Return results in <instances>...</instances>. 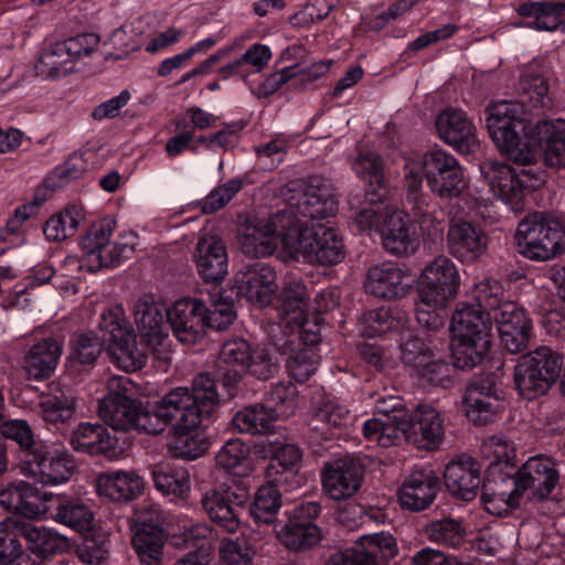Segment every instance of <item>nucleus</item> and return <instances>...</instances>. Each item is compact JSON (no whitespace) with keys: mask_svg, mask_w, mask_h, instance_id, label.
<instances>
[{"mask_svg":"<svg viewBox=\"0 0 565 565\" xmlns=\"http://www.w3.org/2000/svg\"><path fill=\"white\" fill-rule=\"evenodd\" d=\"M486 114L488 134L502 156L516 164L531 166L544 148L548 166L565 167V119L540 121L535 137L519 102L492 103Z\"/></svg>","mask_w":565,"mask_h":565,"instance_id":"f257e3e1","label":"nucleus"},{"mask_svg":"<svg viewBox=\"0 0 565 565\" xmlns=\"http://www.w3.org/2000/svg\"><path fill=\"white\" fill-rule=\"evenodd\" d=\"M502 481L514 487L519 494L529 492L530 499L547 497L558 481L554 461L544 456L530 458L519 470L515 479L504 477Z\"/></svg>","mask_w":565,"mask_h":565,"instance_id":"6ab92c4d","label":"nucleus"},{"mask_svg":"<svg viewBox=\"0 0 565 565\" xmlns=\"http://www.w3.org/2000/svg\"><path fill=\"white\" fill-rule=\"evenodd\" d=\"M277 486V482L267 479V483L255 493L249 513L257 526L270 525L276 520L281 507V494Z\"/></svg>","mask_w":565,"mask_h":565,"instance_id":"3c124183","label":"nucleus"},{"mask_svg":"<svg viewBox=\"0 0 565 565\" xmlns=\"http://www.w3.org/2000/svg\"><path fill=\"white\" fill-rule=\"evenodd\" d=\"M277 275L275 269L265 263H253L244 266L235 275L237 294L248 302L268 306L277 291Z\"/></svg>","mask_w":565,"mask_h":565,"instance_id":"5701e85b","label":"nucleus"},{"mask_svg":"<svg viewBox=\"0 0 565 565\" xmlns=\"http://www.w3.org/2000/svg\"><path fill=\"white\" fill-rule=\"evenodd\" d=\"M460 282L459 270L447 256H437L425 266L418 279L415 309L420 326L433 331L445 326V311L457 298Z\"/></svg>","mask_w":565,"mask_h":565,"instance_id":"7ed1b4c3","label":"nucleus"},{"mask_svg":"<svg viewBox=\"0 0 565 565\" xmlns=\"http://www.w3.org/2000/svg\"><path fill=\"white\" fill-rule=\"evenodd\" d=\"M363 467L359 460L344 457L326 465L322 472L324 492L333 500L352 497L361 487Z\"/></svg>","mask_w":565,"mask_h":565,"instance_id":"b1692460","label":"nucleus"},{"mask_svg":"<svg viewBox=\"0 0 565 565\" xmlns=\"http://www.w3.org/2000/svg\"><path fill=\"white\" fill-rule=\"evenodd\" d=\"M438 138L459 154H472L480 149L478 129L466 111L447 107L435 118Z\"/></svg>","mask_w":565,"mask_h":565,"instance_id":"f3484780","label":"nucleus"},{"mask_svg":"<svg viewBox=\"0 0 565 565\" xmlns=\"http://www.w3.org/2000/svg\"><path fill=\"white\" fill-rule=\"evenodd\" d=\"M302 452L299 447L292 444H285L277 448L271 457L267 469L266 478L270 482H277L291 490L299 487L298 471L301 467Z\"/></svg>","mask_w":565,"mask_h":565,"instance_id":"e433bc0d","label":"nucleus"},{"mask_svg":"<svg viewBox=\"0 0 565 565\" xmlns=\"http://www.w3.org/2000/svg\"><path fill=\"white\" fill-rule=\"evenodd\" d=\"M85 218L82 206L71 205L52 215L43 226V234L47 241L62 242L76 234L79 224Z\"/></svg>","mask_w":565,"mask_h":565,"instance_id":"8fccbe9b","label":"nucleus"},{"mask_svg":"<svg viewBox=\"0 0 565 565\" xmlns=\"http://www.w3.org/2000/svg\"><path fill=\"white\" fill-rule=\"evenodd\" d=\"M256 554L252 540L241 533L237 536L223 539L218 545V564L252 565Z\"/></svg>","mask_w":565,"mask_h":565,"instance_id":"6e6d98bb","label":"nucleus"},{"mask_svg":"<svg viewBox=\"0 0 565 565\" xmlns=\"http://www.w3.org/2000/svg\"><path fill=\"white\" fill-rule=\"evenodd\" d=\"M174 438L170 445V449L177 457L185 459H196L201 457L206 446L200 437L198 428L173 429Z\"/></svg>","mask_w":565,"mask_h":565,"instance_id":"0e129e2a","label":"nucleus"},{"mask_svg":"<svg viewBox=\"0 0 565 565\" xmlns=\"http://www.w3.org/2000/svg\"><path fill=\"white\" fill-rule=\"evenodd\" d=\"M265 403L275 420L292 416L299 406L297 387L291 382L277 383L266 393Z\"/></svg>","mask_w":565,"mask_h":565,"instance_id":"5fc2aeb1","label":"nucleus"},{"mask_svg":"<svg viewBox=\"0 0 565 565\" xmlns=\"http://www.w3.org/2000/svg\"><path fill=\"white\" fill-rule=\"evenodd\" d=\"M430 539L454 548L463 547L468 540L469 548L486 555H494L500 547L494 532H431Z\"/></svg>","mask_w":565,"mask_h":565,"instance_id":"a18cd8bd","label":"nucleus"},{"mask_svg":"<svg viewBox=\"0 0 565 565\" xmlns=\"http://www.w3.org/2000/svg\"><path fill=\"white\" fill-rule=\"evenodd\" d=\"M206 306L199 299H178L167 311L173 334L183 344L200 341L206 330Z\"/></svg>","mask_w":565,"mask_h":565,"instance_id":"4be33fe9","label":"nucleus"},{"mask_svg":"<svg viewBox=\"0 0 565 565\" xmlns=\"http://www.w3.org/2000/svg\"><path fill=\"white\" fill-rule=\"evenodd\" d=\"M444 480L450 494L470 501L476 498L480 486V467L471 457L458 456L447 463Z\"/></svg>","mask_w":565,"mask_h":565,"instance_id":"c756f323","label":"nucleus"},{"mask_svg":"<svg viewBox=\"0 0 565 565\" xmlns=\"http://www.w3.org/2000/svg\"><path fill=\"white\" fill-rule=\"evenodd\" d=\"M167 311L164 306L150 295L137 299L132 307L134 320L140 337L159 362V367L168 365L171 361Z\"/></svg>","mask_w":565,"mask_h":565,"instance_id":"f8f14e48","label":"nucleus"},{"mask_svg":"<svg viewBox=\"0 0 565 565\" xmlns=\"http://www.w3.org/2000/svg\"><path fill=\"white\" fill-rule=\"evenodd\" d=\"M71 446L75 451L89 455L103 454L108 458H117L121 449L117 439L99 424L81 423L72 433Z\"/></svg>","mask_w":565,"mask_h":565,"instance_id":"72a5a7b5","label":"nucleus"},{"mask_svg":"<svg viewBox=\"0 0 565 565\" xmlns=\"http://www.w3.org/2000/svg\"><path fill=\"white\" fill-rule=\"evenodd\" d=\"M115 228L116 220L111 216L103 217L93 224L81 241L83 256L78 260L79 268L95 271L102 267H116L135 254L139 245L137 233L124 231L117 241L111 242Z\"/></svg>","mask_w":565,"mask_h":565,"instance_id":"39448f33","label":"nucleus"},{"mask_svg":"<svg viewBox=\"0 0 565 565\" xmlns=\"http://www.w3.org/2000/svg\"><path fill=\"white\" fill-rule=\"evenodd\" d=\"M488 238L484 231L465 220L451 221L447 232L448 252L458 260L472 263L487 249Z\"/></svg>","mask_w":565,"mask_h":565,"instance_id":"a878e982","label":"nucleus"},{"mask_svg":"<svg viewBox=\"0 0 565 565\" xmlns=\"http://www.w3.org/2000/svg\"><path fill=\"white\" fill-rule=\"evenodd\" d=\"M193 257L199 275L206 282L221 281L226 276L227 254L225 245L216 235L202 234Z\"/></svg>","mask_w":565,"mask_h":565,"instance_id":"7c9ffc66","label":"nucleus"},{"mask_svg":"<svg viewBox=\"0 0 565 565\" xmlns=\"http://www.w3.org/2000/svg\"><path fill=\"white\" fill-rule=\"evenodd\" d=\"M524 19L519 25L539 31H552L558 26L565 31V0L545 2H525L518 9Z\"/></svg>","mask_w":565,"mask_h":565,"instance_id":"4c0bfd02","label":"nucleus"},{"mask_svg":"<svg viewBox=\"0 0 565 565\" xmlns=\"http://www.w3.org/2000/svg\"><path fill=\"white\" fill-rule=\"evenodd\" d=\"M463 408L468 419L476 425L491 422L499 411V396L490 379L472 382L463 396Z\"/></svg>","mask_w":565,"mask_h":565,"instance_id":"2f4dec72","label":"nucleus"},{"mask_svg":"<svg viewBox=\"0 0 565 565\" xmlns=\"http://www.w3.org/2000/svg\"><path fill=\"white\" fill-rule=\"evenodd\" d=\"M192 386V392L177 387L159 401L173 429L199 428L202 417L209 416L218 405V393L209 374L198 375Z\"/></svg>","mask_w":565,"mask_h":565,"instance_id":"423d86ee","label":"nucleus"},{"mask_svg":"<svg viewBox=\"0 0 565 565\" xmlns=\"http://www.w3.org/2000/svg\"><path fill=\"white\" fill-rule=\"evenodd\" d=\"M296 203L276 213L277 239L285 260L308 263L317 220L333 215L337 202L332 186L321 177H310L299 185Z\"/></svg>","mask_w":565,"mask_h":565,"instance_id":"f03ea898","label":"nucleus"},{"mask_svg":"<svg viewBox=\"0 0 565 565\" xmlns=\"http://www.w3.org/2000/svg\"><path fill=\"white\" fill-rule=\"evenodd\" d=\"M519 90L521 97L519 103L522 106L527 104L531 109H545L552 105L548 82L535 63L529 64L523 70Z\"/></svg>","mask_w":565,"mask_h":565,"instance_id":"37998d69","label":"nucleus"},{"mask_svg":"<svg viewBox=\"0 0 565 565\" xmlns=\"http://www.w3.org/2000/svg\"><path fill=\"white\" fill-rule=\"evenodd\" d=\"M514 239L524 257L550 260L565 253V225L552 215L534 213L519 223Z\"/></svg>","mask_w":565,"mask_h":565,"instance_id":"6e6552de","label":"nucleus"},{"mask_svg":"<svg viewBox=\"0 0 565 565\" xmlns=\"http://www.w3.org/2000/svg\"><path fill=\"white\" fill-rule=\"evenodd\" d=\"M30 551L40 558L63 553L71 546L68 539L60 532H22Z\"/></svg>","mask_w":565,"mask_h":565,"instance_id":"4d7b16f0","label":"nucleus"},{"mask_svg":"<svg viewBox=\"0 0 565 565\" xmlns=\"http://www.w3.org/2000/svg\"><path fill=\"white\" fill-rule=\"evenodd\" d=\"M450 330L455 366L475 367L490 350L491 313L460 302L452 313Z\"/></svg>","mask_w":565,"mask_h":565,"instance_id":"20e7f679","label":"nucleus"},{"mask_svg":"<svg viewBox=\"0 0 565 565\" xmlns=\"http://www.w3.org/2000/svg\"><path fill=\"white\" fill-rule=\"evenodd\" d=\"M115 521L109 520L111 529L128 525L129 530H164V527L173 526L172 520L167 516L159 505L152 503H143L135 510L132 516L121 518L119 514L115 515Z\"/></svg>","mask_w":565,"mask_h":565,"instance_id":"49530a36","label":"nucleus"},{"mask_svg":"<svg viewBox=\"0 0 565 565\" xmlns=\"http://www.w3.org/2000/svg\"><path fill=\"white\" fill-rule=\"evenodd\" d=\"M471 298L477 302V309L484 312H499L500 306L505 302L503 300V287L495 279H484L475 285L470 294Z\"/></svg>","mask_w":565,"mask_h":565,"instance_id":"e2e57ef3","label":"nucleus"},{"mask_svg":"<svg viewBox=\"0 0 565 565\" xmlns=\"http://www.w3.org/2000/svg\"><path fill=\"white\" fill-rule=\"evenodd\" d=\"M385 198H379V200H367V205L364 206L354 218L359 230H375L380 233L384 218L390 214L393 206L386 201Z\"/></svg>","mask_w":565,"mask_h":565,"instance_id":"338daca9","label":"nucleus"},{"mask_svg":"<svg viewBox=\"0 0 565 565\" xmlns=\"http://www.w3.org/2000/svg\"><path fill=\"white\" fill-rule=\"evenodd\" d=\"M242 252L249 257L271 255L278 247L276 214L257 223H248L239 233Z\"/></svg>","mask_w":565,"mask_h":565,"instance_id":"f704fd0d","label":"nucleus"},{"mask_svg":"<svg viewBox=\"0 0 565 565\" xmlns=\"http://www.w3.org/2000/svg\"><path fill=\"white\" fill-rule=\"evenodd\" d=\"M247 499L245 489L224 483L207 491L202 498V505L214 524L225 530H237L246 514L244 503Z\"/></svg>","mask_w":565,"mask_h":565,"instance_id":"a211bd4d","label":"nucleus"},{"mask_svg":"<svg viewBox=\"0 0 565 565\" xmlns=\"http://www.w3.org/2000/svg\"><path fill=\"white\" fill-rule=\"evenodd\" d=\"M151 475L156 489L163 494L182 497L190 489V475L183 466L160 462L152 468Z\"/></svg>","mask_w":565,"mask_h":565,"instance_id":"de8ad7c7","label":"nucleus"},{"mask_svg":"<svg viewBox=\"0 0 565 565\" xmlns=\"http://www.w3.org/2000/svg\"><path fill=\"white\" fill-rule=\"evenodd\" d=\"M402 427L390 419L373 417L364 422L363 436L374 445L387 448L395 445L401 438Z\"/></svg>","mask_w":565,"mask_h":565,"instance_id":"bf43d9fd","label":"nucleus"},{"mask_svg":"<svg viewBox=\"0 0 565 565\" xmlns=\"http://www.w3.org/2000/svg\"><path fill=\"white\" fill-rule=\"evenodd\" d=\"M63 342L56 338H45L34 343L25 352L21 366L29 379L42 381L50 377L61 359Z\"/></svg>","mask_w":565,"mask_h":565,"instance_id":"473e14b6","label":"nucleus"},{"mask_svg":"<svg viewBox=\"0 0 565 565\" xmlns=\"http://www.w3.org/2000/svg\"><path fill=\"white\" fill-rule=\"evenodd\" d=\"M380 234L384 248L395 256L413 254L419 246L409 217L394 206L384 218Z\"/></svg>","mask_w":565,"mask_h":565,"instance_id":"cd10ccee","label":"nucleus"},{"mask_svg":"<svg viewBox=\"0 0 565 565\" xmlns=\"http://www.w3.org/2000/svg\"><path fill=\"white\" fill-rule=\"evenodd\" d=\"M138 403L131 397L124 399L103 398L99 403L100 418L116 430L134 428Z\"/></svg>","mask_w":565,"mask_h":565,"instance_id":"09e8293b","label":"nucleus"},{"mask_svg":"<svg viewBox=\"0 0 565 565\" xmlns=\"http://www.w3.org/2000/svg\"><path fill=\"white\" fill-rule=\"evenodd\" d=\"M439 489V478L431 469L414 470L398 491L401 505L409 511L427 509Z\"/></svg>","mask_w":565,"mask_h":565,"instance_id":"c85d7f7f","label":"nucleus"},{"mask_svg":"<svg viewBox=\"0 0 565 565\" xmlns=\"http://www.w3.org/2000/svg\"><path fill=\"white\" fill-rule=\"evenodd\" d=\"M424 177L429 190L440 199L463 198L469 181L458 159L441 148L426 151L422 157Z\"/></svg>","mask_w":565,"mask_h":565,"instance_id":"ddd939ff","label":"nucleus"},{"mask_svg":"<svg viewBox=\"0 0 565 565\" xmlns=\"http://www.w3.org/2000/svg\"><path fill=\"white\" fill-rule=\"evenodd\" d=\"M408 316L399 307H380L363 315L360 328L364 337L373 338L393 331H404Z\"/></svg>","mask_w":565,"mask_h":565,"instance_id":"79ce46f5","label":"nucleus"},{"mask_svg":"<svg viewBox=\"0 0 565 565\" xmlns=\"http://www.w3.org/2000/svg\"><path fill=\"white\" fill-rule=\"evenodd\" d=\"M76 543L78 557L87 564H98L106 558L108 553L106 532H79Z\"/></svg>","mask_w":565,"mask_h":565,"instance_id":"680f3d73","label":"nucleus"},{"mask_svg":"<svg viewBox=\"0 0 565 565\" xmlns=\"http://www.w3.org/2000/svg\"><path fill=\"white\" fill-rule=\"evenodd\" d=\"M411 288L408 271L394 262H383L367 271L365 289L377 298H403L408 295Z\"/></svg>","mask_w":565,"mask_h":565,"instance_id":"393cba45","label":"nucleus"},{"mask_svg":"<svg viewBox=\"0 0 565 565\" xmlns=\"http://www.w3.org/2000/svg\"><path fill=\"white\" fill-rule=\"evenodd\" d=\"M102 352V342L93 333L74 334L71 340L68 360L79 364H90L97 360Z\"/></svg>","mask_w":565,"mask_h":565,"instance_id":"774afa93","label":"nucleus"},{"mask_svg":"<svg viewBox=\"0 0 565 565\" xmlns=\"http://www.w3.org/2000/svg\"><path fill=\"white\" fill-rule=\"evenodd\" d=\"M275 422L274 415L263 404L246 406L232 418V425L236 430L253 435L270 431Z\"/></svg>","mask_w":565,"mask_h":565,"instance_id":"864d4df0","label":"nucleus"},{"mask_svg":"<svg viewBox=\"0 0 565 565\" xmlns=\"http://www.w3.org/2000/svg\"><path fill=\"white\" fill-rule=\"evenodd\" d=\"M502 486L508 489H494L490 479L483 486L482 500L484 508L493 515L502 516L518 504L515 497L519 493L514 491V487H510L509 483L503 481Z\"/></svg>","mask_w":565,"mask_h":565,"instance_id":"052dcab7","label":"nucleus"},{"mask_svg":"<svg viewBox=\"0 0 565 565\" xmlns=\"http://www.w3.org/2000/svg\"><path fill=\"white\" fill-rule=\"evenodd\" d=\"M401 359L422 384L448 387L449 365L422 339L409 335L401 344Z\"/></svg>","mask_w":565,"mask_h":565,"instance_id":"2eb2a0df","label":"nucleus"},{"mask_svg":"<svg viewBox=\"0 0 565 565\" xmlns=\"http://www.w3.org/2000/svg\"><path fill=\"white\" fill-rule=\"evenodd\" d=\"M479 170L490 192L514 212L522 211L526 196L544 183L542 172L532 169L518 172L509 163L497 159L484 160Z\"/></svg>","mask_w":565,"mask_h":565,"instance_id":"0eeeda50","label":"nucleus"},{"mask_svg":"<svg viewBox=\"0 0 565 565\" xmlns=\"http://www.w3.org/2000/svg\"><path fill=\"white\" fill-rule=\"evenodd\" d=\"M97 493L111 501H129L143 490V480L134 471H109L97 479Z\"/></svg>","mask_w":565,"mask_h":565,"instance_id":"ea45409f","label":"nucleus"},{"mask_svg":"<svg viewBox=\"0 0 565 565\" xmlns=\"http://www.w3.org/2000/svg\"><path fill=\"white\" fill-rule=\"evenodd\" d=\"M548 367L543 373L533 369L530 362L523 355L514 369V383L519 394L525 399H533L544 394L551 383L545 380Z\"/></svg>","mask_w":565,"mask_h":565,"instance_id":"603ef678","label":"nucleus"},{"mask_svg":"<svg viewBox=\"0 0 565 565\" xmlns=\"http://www.w3.org/2000/svg\"><path fill=\"white\" fill-rule=\"evenodd\" d=\"M170 425L169 415L163 412L158 402L148 403L145 407H138L134 428L147 434H160Z\"/></svg>","mask_w":565,"mask_h":565,"instance_id":"69168bd1","label":"nucleus"},{"mask_svg":"<svg viewBox=\"0 0 565 565\" xmlns=\"http://www.w3.org/2000/svg\"><path fill=\"white\" fill-rule=\"evenodd\" d=\"M51 518L73 530H111V524L96 519L92 504L81 499H67L58 503Z\"/></svg>","mask_w":565,"mask_h":565,"instance_id":"58836bf2","label":"nucleus"},{"mask_svg":"<svg viewBox=\"0 0 565 565\" xmlns=\"http://www.w3.org/2000/svg\"><path fill=\"white\" fill-rule=\"evenodd\" d=\"M351 168L355 175L365 182V199L376 201L387 195L388 182L384 172V161L377 152H360L352 160Z\"/></svg>","mask_w":565,"mask_h":565,"instance_id":"c9c22d12","label":"nucleus"},{"mask_svg":"<svg viewBox=\"0 0 565 565\" xmlns=\"http://www.w3.org/2000/svg\"><path fill=\"white\" fill-rule=\"evenodd\" d=\"M75 462L64 444L44 441L26 451L20 463L21 475L45 486H58L70 480Z\"/></svg>","mask_w":565,"mask_h":565,"instance_id":"9b49d317","label":"nucleus"},{"mask_svg":"<svg viewBox=\"0 0 565 565\" xmlns=\"http://www.w3.org/2000/svg\"><path fill=\"white\" fill-rule=\"evenodd\" d=\"M103 341L111 362L126 372H135L145 365L147 355L138 348L137 339L122 307L115 306L103 311L98 323Z\"/></svg>","mask_w":565,"mask_h":565,"instance_id":"1a4fd4ad","label":"nucleus"},{"mask_svg":"<svg viewBox=\"0 0 565 565\" xmlns=\"http://www.w3.org/2000/svg\"><path fill=\"white\" fill-rule=\"evenodd\" d=\"M313 246L309 256V264L335 265L344 256L343 243L338 231L330 222L317 221L315 225Z\"/></svg>","mask_w":565,"mask_h":565,"instance_id":"a19ab883","label":"nucleus"},{"mask_svg":"<svg viewBox=\"0 0 565 565\" xmlns=\"http://www.w3.org/2000/svg\"><path fill=\"white\" fill-rule=\"evenodd\" d=\"M217 369L226 384H230L237 382L247 372L260 380H267L278 371V363L266 349H252L248 341L235 338L222 345Z\"/></svg>","mask_w":565,"mask_h":565,"instance_id":"9d476101","label":"nucleus"},{"mask_svg":"<svg viewBox=\"0 0 565 565\" xmlns=\"http://www.w3.org/2000/svg\"><path fill=\"white\" fill-rule=\"evenodd\" d=\"M99 46V36L83 33L49 43L40 55L38 72L46 78H57L74 72L76 63L92 55Z\"/></svg>","mask_w":565,"mask_h":565,"instance_id":"4468645a","label":"nucleus"},{"mask_svg":"<svg viewBox=\"0 0 565 565\" xmlns=\"http://www.w3.org/2000/svg\"><path fill=\"white\" fill-rule=\"evenodd\" d=\"M38 416L46 424L58 426L73 419L76 411V399L64 392L42 393L36 404Z\"/></svg>","mask_w":565,"mask_h":565,"instance_id":"c03bdc74","label":"nucleus"},{"mask_svg":"<svg viewBox=\"0 0 565 565\" xmlns=\"http://www.w3.org/2000/svg\"><path fill=\"white\" fill-rule=\"evenodd\" d=\"M441 413L429 404L417 405L403 423L406 438L424 450L438 449L445 439V424Z\"/></svg>","mask_w":565,"mask_h":565,"instance_id":"aec40b11","label":"nucleus"},{"mask_svg":"<svg viewBox=\"0 0 565 565\" xmlns=\"http://www.w3.org/2000/svg\"><path fill=\"white\" fill-rule=\"evenodd\" d=\"M318 324L319 318H315V329L294 331L282 344H278L281 353L286 355L289 374L298 382L307 381L319 365L320 355L316 348L320 342Z\"/></svg>","mask_w":565,"mask_h":565,"instance_id":"dca6fc26","label":"nucleus"},{"mask_svg":"<svg viewBox=\"0 0 565 565\" xmlns=\"http://www.w3.org/2000/svg\"><path fill=\"white\" fill-rule=\"evenodd\" d=\"M278 315L282 324L290 328L291 332L303 329H315L310 326L309 291L299 279L287 281L279 294Z\"/></svg>","mask_w":565,"mask_h":565,"instance_id":"bb28decb","label":"nucleus"},{"mask_svg":"<svg viewBox=\"0 0 565 565\" xmlns=\"http://www.w3.org/2000/svg\"><path fill=\"white\" fill-rule=\"evenodd\" d=\"M498 324L501 344L511 354L525 350L533 333V322L525 309L514 301L505 300L493 315Z\"/></svg>","mask_w":565,"mask_h":565,"instance_id":"412c9836","label":"nucleus"},{"mask_svg":"<svg viewBox=\"0 0 565 565\" xmlns=\"http://www.w3.org/2000/svg\"><path fill=\"white\" fill-rule=\"evenodd\" d=\"M164 532H135L131 544L139 559L147 565L158 564L167 541Z\"/></svg>","mask_w":565,"mask_h":565,"instance_id":"13d9d810","label":"nucleus"}]
</instances>
